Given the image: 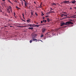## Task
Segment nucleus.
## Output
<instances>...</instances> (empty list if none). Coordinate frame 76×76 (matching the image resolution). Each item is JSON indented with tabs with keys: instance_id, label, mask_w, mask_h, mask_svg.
I'll use <instances>...</instances> for the list:
<instances>
[{
	"instance_id": "14",
	"label": "nucleus",
	"mask_w": 76,
	"mask_h": 76,
	"mask_svg": "<svg viewBox=\"0 0 76 76\" xmlns=\"http://www.w3.org/2000/svg\"><path fill=\"white\" fill-rule=\"evenodd\" d=\"M8 9H12V7H11L10 6H9Z\"/></svg>"
},
{
	"instance_id": "25",
	"label": "nucleus",
	"mask_w": 76,
	"mask_h": 76,
	"mask_svg": "<svg viewBox=\"0 0 76 76\" xmlns=\"http://www.w3.org/2000/svg\"><path fill=\"white\" fill-rule=\"evenodd\" d=\"M53 5H55V6H56V3H53Z\"/></svg>"
},
{
	"instance_id": "51",
	"label": "nucleus",
	"mask_w": 76,
	"mask_h": 76,
	"mask_svg": "<svg viewBox=\"0 0 76 76\" xmlns=\"http://www.w3.org/2000/svg\"><path fill=\"white\" fill-rule=\"evenodd\" d=\"M45 20H43L42 22H45Z\"/></svg>"
},
{
	"instance_id": "45",
	"label": "nucleus",
	"mask_w": 76,
	"mask_h": 76,
	"mask_svg": "<svg viewBox=\"0 0 76 76\" xmlns=\"http://www.w3.org/2000/svg\"><path fill=\"white\" fill-rule=\"evenodd\" d=\"M34 3L35 4H36V2H35V1L34 2Z\"/></svg>"
},
{
	"instance_id": "27",
	"label": "nucleus",
	"mask_w": 76,
	"mask_h": 76,
	"mask_svg": "<svg viewBox=\"0 0 76 76\" xmlns=\"http://www.w3.org/2000/svg\"><path fill=\"white\" fill-rule=\"evenodd\" d=\"M47 34H48V35H50V32H48L47 33Z\"/></svg>"
},
{
	"instance_id": "24",
	"label": "nucleus",
	"mask_w": 76,
	"mask_h": 76,
	"mask_svg": "<svg viewBox=\"0 0 76 76\" xmlns=\"http://www.w3.org/2000/svg\"><path fill=\"white\" fill-rule=\"evenodd\" d=\"M35 14L36 15V16H38V14H37L36 12L35 13Z\"/></svg>"
},
{
	"instance_id": "32",
	"label": "nucleus",
	"mask_w": 76,
	"mask_h": 76,
	"mask_svg": "<svg viewBox=\"0 0 76 76\" xmlns=\"http://www.w3.org/2000/svg\"><path fill=\"white\" fill-rule=\"evenodd\" d=\"M45 17H43V18H42L43 19H45Z\"/></svg>"
},
{
	"instance_id": "56",
	"label": "nucleus",
	"mask_w": 76,
	"mask_h": 76,
	"mask_svg": "<svg viewBox=\"0 0 76 76\" xmlns=\"http://www.w3.org/2000/svg\"><path fill=\"white\" fill-rule=\"evenodd\" d=\"M0 12H2V11L0 10Z\"/></svg>"
},
{
	"instance_id": "23",
	"label": "nucleus",
	"mask_w": 76,
	"mask_h": 76,
	"mask_svg": "<svg viewBox=\"0 0 76 76\" xmlns=\"http://www.w3.org/2000/svg\"><path fill=\"white\" fill-rule=\"evenodd\" d=\"M26 2H25V6L26 7L27 5H26Z\"/></svg>"
},
{
	"instance_id": "2",
	"label": "nucleus",
	"mask_w": 76,
	"mask_h": 76,
	"mask_svg": "<svg viewBox=\"0 0 76 76\" xmlns=\"http://www.w3.org/2000/svg\"><path fill=\"white\" fill-rule=\"evenodd\" d=\"M46 28H43L42 29V32L43 33H44V32H45V31H46Z\"/></svg>"
},
{
	"instance_id": "63",
	"label": "nucleus",
	"mask_w": 76,
	"mask_h": 76,
	"mask_svg": "<svg viewBox=\"0 0 76 76\" xmlns=\"http://www.w3.org/2000/svg\"><path fill=\"white\" fill-rule=\"evenodd\" d=\"M15 17V18H16V16H14Z\"/></svg>"
},
{
	"instance_id": "38",
	"label": "nucleus",
	"mask_w": 76,
	"mask_h": 76,
	"mask_svg": "<svg viewBox=\"0 0 76 76\" xmlns=\"http://www.w3.org/2000/svg\"><path fill=\"white\" fill-rule=\"evenodd\" d=\"M41 5H42V3H41V4H40V6H42Z\"/></svg>"
},
{
	"instance_id": "64",
	"label": "nucleus",
	"mask_w": 76,
	"mask_h": 76,
	"mask_svg": "<svg viewBox=\"0 0 76 76\" xmlns=\"http://www.w3.org/2000/svg\"><path fill=\"white\" fill-rule=\"evenodd\" d=\"M19 25H20V24H19Z\"/></svg>"
},
{
	"instance_id": "48",
	"label": "nucleus",
	"mask_w": 76,
	"mask_h": 76,
	"mask_svg": "<svg viewBox=\"0 0 76 76\" xmlns=\"http://www.w3.org/2000/svg\"><path fill=\"white\" fill-rule=\"evenodd\" d=\"M23 17H24V15H23Z\"/></svg>"
},
{
	"instance_id": "40",
	"label": "nucleus",
	"mask_w": 76,
	"mask_h": 76,
	"mask_svg": "<svg viewBox=\"0 0 76 76\" xmlns=\"http://www.w3.org/2000/svg\"><path fill=\"white\" fill-rule=\"evenodd\" d=\"M14 15L15 16V15H16V14H15V12H14Z\"/></svg>"
},
{
	"instance_id": "19",
	"label": "nucleus",
	"mask_w": 76,
	"mask_h": 76,
	"mask_svg": "<svg viewBox=\"0 0 76 76\" xmlns=\"http://www.w3.org/2000/svg\"><path fill=\"white\" fill-rule=\"evenodd\" d=\"M61 15H61V17H63V16H64V14H61Z\"/></svg>"
},
{
	"instance_id": "44",
	"label": "nucleus",
	"mask_w": 76,
	"mask_h": 76,
	"mask_svg": "<svg viewBox=\"0 0 76 76\" xmlns=\"http://www.w3.org/2000/svg\"><path fill=\"white\" fill-rule=\"evenodd\" d=\"M42 22H43L42 21H41V23H42Z\"/></svg>"
},
{
	"instance_id": "17",
	"label": "nucleus",
	"mask_w": 76,
	"mask_h": 76,
	"mask_svg": "<svg viewBox=\"0 0 76 76\" xmlns=\"http://www.w3.org/2000/svg\"><path fill=\"white\" fill-rule=\"evenodd\" d=\"M72 18H76V17H74V16H71Z\"/></svg>"
},
{
	"instance_id": "3",
	"label": "nucleus",
	"mask_w": 76,
	"mask_h": 76,
	"mask_svg": "<svg viewBox=\"0 0 76 76\" xmlns=\"http://www.w3.org/2000/svg\"><path fill=\"white\" fill-rule=\"evenodd\" d=\"M69 2V1H64L62 3H67V4H69L68 2Z\"/></svg>"
},
{
	"instance_id": "54",
	"label": "nucleus",
	"mask_w": 76,
	"mask_h": 76,
	"mask_svg": "<svg viewBox=\"0 0 76 76\" xmlns=\"http://www.w3.org/2000/svg\"><path fill=\"white\" fill-rule=\"evenodd\" d=\"M30 18H32V15H31Z\"/></svg>"
},
{
	"instance_id": "4",
	"label": "nucleus",
	"mask_w": 76,
	"mask_h": 76,
	"mask_svg": "<svg viewBox=\"0 0 76 76\" xmlns=\"http://www.w3.org/2000/svg\"><path fill=\"white\" fill-rule=\"evenodd\" d=\"M66 23H62L61 24V25H60L61 26H64V25Z\"/></svg>"
},
{
	"instance_id": "8",
	"label": "nucleus",
	"mask_w": 76,
	"mask_h": 76,
	"mask_svg": "<svg viewBox=\"0 0 76 76\" xmlns=\"http://www.w3.org/2000/svg\"><path fill=\"white\" fill-rule=\"evenodd\" d=\"M72 3L73 4H75V3H76V1H75V0H74V1L72 2Z\"/></svg>"
},
{
	"instance_id": "60",
	"label": "nucleus",
	"mask_w": 76,
	"mask_h": 76,
	"mask_svg": "<svg viewBox=\"0 0 76 76\" xmlns=\"http://www.w3.org/2000/svg\"><path fill=\"white\" fill-rule=\"evenodd\" d=\"M23 2H22V4H23Z\"/></svg>"
},
{
	"instance_id": "58",
	"label": "nucleus",
	"mask_w": 76,
	"mask_h": 76,
	"mask_svg": "<svg viewBox=\"0 0 76 76\" xmlns=\"http://www.w3.org/2000/svg\"><path fill=\"white\" fill-rule=\"evenodd\" d=\"M36 24H38V23H36Z\"/></svg>"
},
{
	"instance_id": "52",
	"label": "nucleus",
	"mask_w": 76,
	"mask_h": 76,
	"mask_svg": "<svg viewBox=\"0 0 76 76\" xmlns=\"http://www.w3.org/2000/svg\"><path fill=\"white\" fill-rule=\"evenodd\" d=\"M11 13H13V12H12V11H11Z\"/></svg>"
},
{
	"instance_id": "53",
	"label": "nucleus",
	"mask_w": 76,
	"mask_h": 76,
	"mask_svg": "<svg viewBox=\"0 0 76 76\" xmlns=\"http://www.w3.org/2000/svg\"><path fill=\"white\" fill-rule=\"evenodd\" d=\"M58 4H58V3H57V4L58 5Z\"/></svg>"
},
{
	"instance_id": "30",
	"label": "nucleus",
	"mask_w": 76,
	"mask_h": 76,
	"mask_svg": "<svg viewBox=\"0 0 76 76\" xmlns=\"http://www.w3.org/2000/svg\"><path fill=\"white\" fill-rule=\"evenodd\" d=\"M63 13H64V14H67V13H66V12H63Z\"/></svg>"
},
{
	"instance_id": "10",
	"label": "nucleus",
	"mask_w": 76,
	"mask_h": 76,
	"mask_svg": "<svg viewBox=\"0 0 76 76\" xmlns=\"http://www.w3.org/2000/svg\"><path fill=\"white\" fill-rule=\"evenodd\" d=\"M28 26H29L30 27H32V26H33V25L32 24H29L28 25Z\"/></svg>"
},
{
	"instance_id": "41",
	"label": "nucleus",
	"mask_w": 76,
	"mask_h": 76,
	"mask_svg": "<svg viewBox=\"0 0 76 76\" xmlns=\"http://www.w3.org/2000/svg\"><path fill=\"white\" fill-rule=\"evenodd\" d=\"M16 8H17V9H19V8L17 6L16 7Z\"/></svg>"
},
{
	"instance_id": "22",
	"label": "nucleus",
	"mask_w": 76,
	"mask_h": 76,
	"mask_svg": "<svg viewBox=\"0 0 76 76\" xmlns=\"http://www.w3.org/2000/svg\"><path fill=\"white\" fill-rule=\"evenodd\" d=\"M34 14V13L31 12V15H33V14Z\"/></svg>"
},
{
	"instance_id": "36",
	"label": "nucleus",
	"mask_w": 76,
	"mask_h": 76,
	"mask_svg": "<svg viewBox=\"0 0 76 76\" xmlns=\"http://www.w3.org/2000/svg\"><path fill=\"white\" fill-rule=\"evenodd\" d=\"M5 16H8V15H7V14H6L5 15Z\"/></svg>"
},
{
	"instance_id": "33",
	"label": "nucleus",
	"mask_w": 76,
	"mask_h": 76,
	"mask_svg": "<svg viewBox=\"0 0 76 76\" xmlns=\"http://www.w3.org/2000/svg\"><path fill=\"white\" fill-rule=\"evenodd\" d=\"M53 5H54L53 4V3H52V4H51V5L52 6H53Z\"/></svg>"
},
{
	"instance_id": "12",
	"label": "nucleus",
	"mask_w": 76,
	"mask_h": 76,
	"mask_svg": "<svg viewBox=\"0 0 76 76\" xmlns=\"http://www.w3.org/2000/svg\"><path fill=\"white\" fill-rule=\"evenodd\" d=\"M33 28L32 27H30L28 28V29H30L32 30L33 29Z\"/></svg>"
},
{
	"instance_id": "29",
	"label": "nucleus",
	"mask_w": 76,
	"mask_h": 76,
	"mask_svg": "<svg viewBox=\"0 0 76 76\" xmlns=\"http://www.w3.org/2000/svg\"><path fill=\"white\" fill-rule=\"evenodd\" d=\"M48 16H49L48 15H47L45 16V18H48Z\"/></svg>"
},
{
	"instance_id": "31",
	"label": "nucleus",
	"mask_w": 76,
	"mask_h": 76,
	"mask_svg": "<svg viewBox=\"0 0 76 76\" xmlns=\"http://www.w3.org/2000/svg\"><path fill=\"white\" fill-rule=\"evenodd\" d=\"M58 6H60L61 7H62V6H61L60 5V4H58Z\"/></svg>"
},
{
	"instance_id": "55",
	"label": "nucleus",
	"mask_w": 76,
	"mask_h": 76,
	"mask_svg": "<svg viewBox=\"0 0 76 76\" xmlns=\"http://www.w3.org/2000/svg\"><path fill=\"white\" fill-rule=\"evenodd\" d=\"M10 27H13V26H10Z\"/></svg>"
},
{
	"instance_id": "21",
	"label": "nucleus",
	"mask_w": 76,
	"mask_h": 76,
	"mask_svg": "<svg viewBox=\"0 0 76 76\" xmlns=\"http://www.w3.org/2000/svg\"><path fill=\"white\" fill-rule=\"evenodd\" d=\"M32 41H33V40H30V43H31L32 42Z\"/></svg>"
},
{
	"instance_id": "20",
	"label": "nucleus",
	"mask_w": 76,
	"mask_h": 76,
	"mask_svg": "<svg viewBox=\"0 0 76 76\" xmlns=\"http://www.w3.org/2000/svg\"><path fill=\"white\" fill-rule=\"evenodd\" d=\"M64 16H66V17H67V15H66L64 14Z\"/></svg>"
},
{
	"instance_id": "57",
	"label": "nucleus",
	"mask_w": 76,
	"mask_h": 76,
	"mask_svg": "<svg viewBox=\"0 0 76 76\" xmlns=\"http://www.w3.org/2000/svg\"><path fill=\"white\" fill-rule=\"evenodd\" d=\"M23 19H25V17H23Z\"/></svg>"
},
{
	"instance_id": "13",
	"label": "nucleus",
	"mask_w": 76,
	"mask_h": 76,
	"mask_svg": "<svg viewBox=\"0 0 76 76\" xmlns=\"http://www.w3.org/2000/svg\"><path fill=\"white\" fill-rule=\"evenodd\" d=\"M47 20L48 22H50V19H49V18H48L47 19Z\"/></svg>"
},
{
	"instance_id": "16",
	"label": "nucleus",
	"mask_w": 76,
	"mask_h": 76,
	"mask_svg": "<svg viewBox=\"0 0 76 76\" xmlns=\"http://www.w3.org/2000/svg\"><path fill=\"white\" fill-rule=\"evenodd\" d=\"M35 26L36 27H39V25H35Z\"/></svg>"
},
{
	"instance_id": "11",
	"label": "nucleus",
	"mask_w": 76,
	"mask_h": 76,
	"mask_svg": "<svg viewBox=\"0 0 76 76\" xmlns=\"http://www.w3.org/2000/svg\"><path fill=\"white\" fill-rule=\"evenodd\" d=\"M17 27H19V28H23V26H18Z\"/></svg>"
},
{
	"instance_id": "5",
	"label": "nucleus",
	"mask_w": 76,
	"mask_h": 76,
	"mask_svg": "<svg viewBox=\"0 0 76 76\" xmlns=\"http://www.w3.org/2000/svg\"><path fill=\"white\" fill-rule=\"evenodd\" d=\"M37 35L36 34H33V37H36V36H37Z\"/></svg>"
},
{
	"instance_id": "59",
	"label": "nucleus",
	"mask_w": 76,
	"mask_h": 76,
	"mask_svg": "<svg viewBox=\"0 0 76 76\" xmlns=\"http://www.w3.org/2000/svg\"><path fill=\"white\" fill-rule=\"evenodd\" d=\"M60 29V28H59L58 29Z\"/></svg>"
},
{
	"instance_id": "39",
	"label": "nucleus",
	"mask_w": 76,
	"mask_h": 76,
	"mask_svg": "<svg viewBox=\"0 0 76 76\" xmlns=\"http://www.w3.org/2000/svg\"><path fill=\"white\" fill-rule=\"evenodd\" d=\"M46 22H47V20H45V23Z\"/></svg>"
},
{
	"instance_id": "46",
	"label": "nucleus",
	"mask_w": 76,
	"mask_h": 76,
	"mask_svg": "<svg viewBox=\"0 0 76 76\" xmlns=\"http://www.w3.org/2000/svg\"><path fill=\"white\" fill-rule=\"evenodd\" d=\"M6 27H7V26H5L4 27V28H6Z\"/></svg>"
},
{
	"instance_id": "49",
	"label": "nucleus",
	"mask_w": 76,
	"mask_h": 76,
	"mask_svg": "<svg viewBox=\"0 0 76 76\" xmlns=\"http://www.w3.org/2000/svg\"><path fill=\"white\" fill-rule=\"evenodd\" d=\"M50 9H51V10H53V8H50Z\"/></svg>"
},
{
	"instance_id": "7",
	"label": "nucleus",
	"mask_w": 76,
	"mask_h": 76,
	"mask_svg": "<svg viewBox=\"0 0 76 76\" xmlns=\"http://www.w3.org/2000/svg\"><path fill=\"white\" fill-rule=\"evenodd\" d=\"M32 39H33V40H32V41H37V39H34V37H33Z\"/></svg>"
},
{
	"instance_id": "47",
	"label": "nucleus",
	"mask_w": 76,
	"mask_h": 76,
	"mask_svg": "<svg viewBox=\"0 0 76 76\" xmlns=\"http://www.w3.org/2000/svg\"><path fill=\"white\" fill-rule=\"evenodd\" d=\"M3 1H5V0H2Z\"/></svg>"
},
{
	"instance_id": "6",
	"label": "nucleus",
	"mask_w": 76,
	"mask_h": 76,
	"mask_svg": "<svg viewBox=\"0 0 76 76\" xmlns=\"http://www.w3.org/2000/svg\"><path fill=\"white\" fill-rule=\"evenodd\" d=\"M7 10L8 13H10V10H9V9H7Z\"/></svg>"
},
{
	"instance_id": "18",
	"label": "nucleus",
	"mask_w": 76,
	"mask_h": 76,
	"mask_svg": "<svg viewBox=\"0 0 76 76\" xmlns=\"http://www.w3.org/2000/svg\"><path fill=\"white\" fill-rule=\"evenodd\" d=\"M44 37V35H43V34H42L41 35L40 37L41 38H42V37Z\"/></svg>"
},
{
	"instance_id": "43",
	"label": "nucleus",
	"mask_w": 76,
	"mask_h": 76,
	"mask_svg": "<svg viewBox=\"0 0 76 76\" xmlns=\"http://www.w3.org/2000/svg\"><path fill=\"white\" fill-rule=\"evenodd\" d=\"M72 20H69V21H72Z\"/></svg>"
},
{
	"instance_id": "61",
	"label": "nucleus",
	"mask_w": 76,
	"mask_h": 76,
	"mask_svg": "<svg viewBox=\"0 0 76 76\" xmlns=\"http://www.w3.org/2000/svg\"><path fill=\"white\" fill-rule=\"evenodd\" d=\"M18 9H20V8H18Z\"/></svg>"
},
{
	"instance_id": "37",
	"label": "nucleus",
	"mask_w": 76,
	"mask_h": 76,
	"mask_svg": "<svg viewBox=\"0 0 76 76\" xmlns=\"http://www.w3.org/2000/svg\"><path fill=\"white\" fill-rule=\"evenodd\" d=\"M50 13H49V12H48L47 14L48 15V14H50Z\"/></svg>"
},
{
	"instance_id": "42",
	"label": "nucleus",
	"mask_w": 76,
	"mask_h": 76,
	"mask_svg": "<svg viewBox=\"0 0 76 76\" xmlns=\"http://www.w3.org/2000/svg\"><path fill=\"white\" fill-rule=\"evenodd\" d=\"M10 10L11 11H12V8L10 9Z\"/></svg>"
},
{
	"instance_id": "1",
	"label": "nucleus",
	"mask_w": 76,
	"mask_h": 76,
	"mask_svg": "<svg viewBox=\"0 0 76 76\" xmlns=\"http://www.w3.org/2000/svg\"><path fill=\"white\" fill-rule=\"evenodd\" d=\"M70 24H71V25H73V23L71 21H67L66 22L65 25H69Z\"/></svg>"
},
{
	"instance_id": "15",
	"label": "nucleus",
	"mask_w": 76,
	"mask_h": 76,
	"mask_svg": "<svg viewBox=\"0 0 76 76\" xmlns=\"http://www.w3.org/2000/svg\"><path fill=\"white\" fill-rule=\"evenodd\" d=\"M51 11V10H50V12H49V13H54V12H53V11Z\"/></svg>"
},
{
	"instance_id": "9",
	"label": "nucleus",
	"mask_w": 76,
	"mask_h": 76,
	"mask_svg": "<svg viewBox=\"0 0 76 76\" xmlns=\"http://www.w3.org/2000/svg\"><path fill=\"white\" fill-rule=\"evenodd\" d=\"M9 2V3H10L11 4H13V3L10 1L9 0H7Z\"/></svg>"
},
{
	"instance_id": "26",
	"label": "nucleus",
	"mask_w": 76,
	"mask_h": 76,
	"mask_svg": "<svg viewBox=\"0 0 76 76\" xmlns=\"http://www.w3.org/2000/svg\"><path fill=\"white\" fill-rule=\"evenodd\" d=\"M27 22H28V23H29V22H30V21H29V20H27Z\"/></svg>"
},
{
	"instance_id": "35",
	"label": "nucleus",
	"mask_w": 76,
	"mask_h": 76,
	"mask_svg": "<svg viewBox=\"0 0 76 76\" xmlns=\"http://www.w3.org/2000/svg\"><path fill=\"white\" fill-rule=\"evenodd\" d=\"M42 15H44V14H43V13H42Z\"/></svg>"
},
{
	"instance_id": "28",
	"label": "nucleus",
	"mask_w": 76,
	"mask_h": 76,
	"mask_svg": "<svg viewBox=\"0 0 76 76\" xmlns=\"http://www.w3.org/2000/svg\"><path fill=\"white\" fill-rule=\"evenodd\" d=\"M39 7H40V8H41V7H42V6H41L40 5L39 6Z\"/></svg>"
},
{
	"instance_id": "62",
	"label": "nucleus",
	"mask_w": 76,
	"mask_h": 76,
	"mask_svg": "<svg viewBox=\"0 0 76 76\" xmlns=\"http://www.w3.org/2000/svg\"><path fill=\"white\" fill-rule=\"evenodd\" d=\"M23 27H25V26H23Z\"/></svg>"
},
{
	"instance_id": "50",
	"label": "nucleus",
	"mask_w": 76,
	"mask_h": 76,
	"mask_svg": "<svg viewBox=\"0 0 76 76\" xmlns=\"http://www.w3.org/2000/svg\"><path fill=\"white\" fill-rule=\"evenodd\" d=\"M72 8H70V10H72Z\"/></svg>"
},
{
	"instance_id": "34",
	"label": "nucleus",
	"mask_w": 76,
	"mask_h": 76,
	"mask_svg": "<svg viewBox=\"0 0 76 76\" xmlns=\"http://www.w3.org/2000/svg\"><path fill=\"white\" fill-rule=\"evenodd\" d=\"M23 0V1H24L25 3H26V1H25V0Z\"/></svg>"
}]
</instances>
